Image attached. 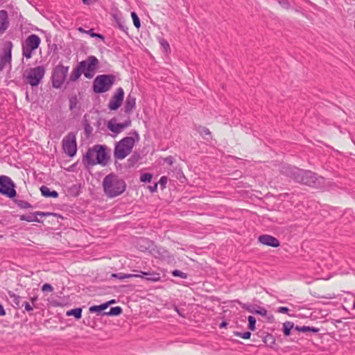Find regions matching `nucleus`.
<instances>
[{
  "mask_svg": "<svg viewBox=\"0 0 355 355\" xmlns=\"http://www.w3.org/2000/svg\"><path fill=\"white\" fill-rule=\"evenodd\" d=\"M122 308L121 306L111 307L109 311L104 313V315L109 316H117L122 313Z\"/></svg>",
  "mask_w": 355,
  "mask_h": 355,
  "instance_id": "c756f323",
  "label": "nucleus"
},
{
  "mask_svg": "<svg viewBox=\"0 0 355 355\" xmlns=\"http://www.w3.org/2000/svg\"><path fill=\"white\" fill-rule=\"evenodd\" d=\"M62 148L66 154L73 157L77 152V146L76 135L73 132H69L62 140Z\"/></svg>",
  "mask_w": 355,
  "mask_h": 355,
  "instance_id": "9b49d317",
  "label": "nucleus"
},
{
  "mask_svg": "<svg viewBox=\"0 0 355 355\" xmlns=\"http://www.w3.org/2000/svg\"><path fill=\"white\" fill-rule=\"evenodd\" d=\"M228 323L225 321H223L220 324V328H224V327H226L227 326Z\"/></svg>",
  "mask_w": 355,
  "mask_h": 355,
  "instance_id": "5fc2aeb1",
  "label": "nucleus"
},
{
  "mask_svg": "<svg viewBox=\"0 0 355 355\" xmlns=\"http://www.w3.org/2000/svg\"><path fill=\"white\" fill-rule=\"evenodd\" d=\"M123 98L124 91L123 88H117L109 101L108 108L112 111L118 110L121 105Z\"/></svg>",
  "mask_w": 355,
  "mask_h": 355,
  "instance_id": "ddd939ff",
  "label": "nucleus"
},
{
  "mask_svg": "<svg viewBox=\"0 0 355 355\" xmlns=\"http://www.w3.org/2000/svg\"><path fill=\"white\" fill-rule=\"evenodd\" d=\"M135 144V139L132 137H125L116 143L114 156L116 159H123L132 151Z\"/></svg>",
  "mask_w": 355,
  "mask_h": 355,
  "instance_id": "7ed1b4c3",
  "label": "nucleus"
},
{
  "mask_svg": "<svg viewBox=\"0 0 355 355\" xmlns=\"http://www.w3.org/2000/svg\"><path fill=\"white\" fill-rule=\"evenodd\" d=\"M295 329L300 332H311L313 334H317L319 332L320 329L318 328L314 327H309V326H295Z\"/></svg>",
  "mask_w": 355,
  "mask_h": 355,
  "instance_id": "393cba45",
  "label": "nucleus"
},
{
  "mask_svg": "<svg viewBox=\"0 0 355 355\" xmlns=\"http://www.w3.org/2000/svg\"><path fill=\"white\" fill-rule=\"evenodd\" d=\"M157 184L158 183L155 182L153 185L148 186V188L152 193L155 192L157 189Z\"/></svg>",
  "mask_w": 355,
  "mask_h": 355,
  "instance_id": "3c124183",
  "label": "nucleus"
},
{
  "mask_svg": "<svg viewBox=\"0 0 355 355\" xmlns=\"http://www.w3.org/2000/svg\"><path fill=\"white\" fill-rule=\"evenodd\" d=\"M133 134L135 135L137 141H138L139 139V135L138 132L137 131H135Z\"/></svg>",
  "mask_w": 355,
  "mask_h": 355,
  "instance_id": "4d7b16f0",
  "label": "nucleus"
},
{
  "mask_svg": "<svg viewBox=\"0 0 355 355\" xmlns=\"http://www.w3.org/2000/svg\"><path fill=\"white\" fill-rule=\"evenodd\" d=\"M40 37L35 34L28 35L21 44L22 55L26 59L32 58L34 51L40 46Z\"/></svg>",
  "mask_w": 355,
  "mask_h": 355,
  "instance_id": "423d86ee",
  "label": "nucleus"
},
{
  "mask_svg": "<svg viewBox=\"0 0 355 355\" xmlns=\"http://www.w3.org/2000/svg\"><path fill=\"white\" fill-rule=\"evenodd\" d=\"M96 1H97V0H90V4L94 3Z\"/></svg>",
  "mask_w": 355,
  "mask_h": 355,
  "instance_id": "e2e57ef3",
  "label": "nucleus"
},
{
  "mask_svg": "<svg viewBox=\"0 0 355 355\" xmlns=\"http://www.w3.org/2000/svg\"><path fill=\"white\" fill-rule=\"evenodd\" d=\"M175 310L177 311V313L180 315H182L180 311L179 310V309L177 307V306H175Z\"/></svg>",
  "mask_w": 355,
  "mask_h": 355,
  "instance_id": "13d9d810",
  "label": "nucleus"
},
{
  "mask_svg": "<svg viewBox=\"0 0 355 355\" xmlns=\"http://www.w3.org/2000/svg\"><path fill=\"white\" fill-rule=\"evenodd\" d=\"M112 17L114 18L115 22L116 23L118 28L123 32L127 33L128 28L126 26L125 19L121 16V14H114L112 15Z\"/></svg>",
  "mask_w": 355,
  "mask_h": 355,
  "instance_id": "412c9836",
  "label": "nucleus"
},
{
  "mask_svg": "<svg viewBox=\"0 0 355 355\" xmlns=\"http://www.w3.org/2000/svg\"><path fill=\"white\" fill-rule=\"evenodd\" d=\"M136 108V97L132 93H130L125 101L123 110L125 114H130L132 113Z\"/></svg>",
  "mask_w": 355,
  "mask_h": 355,
  "instance_id": "a211bd4d",
  "label": "nucleus"
},
{
  "mask_svg": "<svg viewBox=\"0 0 355 355\" xmlns=\"http://www.w3.org/2000/svg\"><path fill=\"white\" fill-rule=\"evenodd\" d=\"M105 304H107V308L110 306V304L115 303L114 300H111L107 302H105Z\"/></svg>",
  "mask_w": 355,
  "mask_h": 355,
  "instance_id": "6e6d98bb",
  "label": "nucleus"
},
{
  "mask_svg": "<svg viewBox=\"0 0 355 355\" xmlns=\"http://www.w3.org/2000/svg\"><path fill=\"white\" fill-rule=\"evenodd\" d=\"M78 31L79 32H80V33H85L89 34V31H86V30H85V29H84L83 28H82V27H79V28H78Z\"/></svg>",
  "mask_w": 355,
  "mask_h": 355,
  "instance_id": "864d4df0",
  "label": "nucleus"
},
{
  "mask_svg": "<svg viewBox=\"0 0 355 355\" xmlns=\"http://www.w3.org/2000/svg\"><path fill=\"white\" fill-rule=\"evenodd\" d=\"M40 189L42 195L45 198H56L58 197V193L56 191H51L50 189L46 186L43 185L40 187Z\"/></svg>",
  "mask_w": 355,
  "mask_h": 355,
  "instance_id": "5701e85b",
  "label": "nucleus"
},
{
  "mask_svg": "<svg viewBox=\"0 0 355 355\" xmlns=\"http://www.w3.org/2000/svg\"><path fill=\"white\" fill-rule=\"evenodd\" d=\"M131 121L128 119L123 123H117L116 119L112 118L110 119L107 124V128L115 135H118L125 128L130 126Z\"/></svg>",
  "mask_w": 355,
  "mask_h": 355,
  "instance_id": "4468645a",
  "label": "nucleus"
},
{
  "mask_svg": "<svg viewBox=\"0 0 355 355\" xmlns=\"http://www.w3.org/2000/svg\"><path fill=\"white\" fill-rule=\"evenodd\" d=\"M289 309L286 306H280L278 308L277 311L281 313H287Z\"/></svg>",
  "mask_w": 355,
  "mask_h": 355,
  "instance_id": "8fccbe9b",
  "label": "nucleus"
},
{
  "mask_svg": "<svg viewBox=\"0 0 355 355\" xmlns=\"http://www.w3.org/2000/svg\"><path fill=\"white\" fill-rule=\"evenodd\" d=\"M24 306L25 310L27 311H31L33 310V308L31 306V304L28 302H23L21 307Z\"/></svg>",
  "mask_w": 355,
  "mask_h": 355,
  "instance_id": "49530a36",
  "label": "nucleus"
},
{
  "mask_svg": "<svg viewBox=\"0 0 355 355\" xmlns=\"http://www.w3.org/2000/svg\"><path fill=\"white\" fill-rule=\"evenodd\" d=\"M51 214V213L50 212L35 211V213H29L27 214L21 215L20 220L27 222L40 223L41 220L37 218V216H50Z\"/></svg>",
  "mask_w": 355,
  "mask_h": 355,
  "instance_id": "dca6fc26",
  "label": "nucleus"
},
{
  "mask_svg": "<svg viewBox=\"0 0 355 355\" xmlns=\"http://www.w3.org/2000/svg\"><path fill=\"white\" fill-rule=\"evenodd\" d=\"M258 241L264 245L273 248H277L280 245L279 241L277 238L269 234L260 235L258 238Z\"/></svg>",
  "mask_w": 355,
  "mask_h": 355,
  "instance_id": "2eb2a0df",
  "label": "nucleus"
},
{
  "mask_svg": "<svg viewBox=\"0 0 355 355\" xmlns=\"http://www.w3.org/2000/svg\"><path fill=\"white\" fill-rule=\"evenodd\" d=\"M67 316L73 315L75 317L76 319H80L82 315V309L81 308H76V309H71L70 311H68L67 312Z\"/></svg>",
  "mask_w": 355,
  "mask_h": 355,
  "instance_id": "2f4dec72",
  "label": "nucleus"
},
{
  "mask_svg": "<svg viewBox=\"0 0 355 355\" xmlns=\"http://www.w3.org/2000/svg\"><path fill=\"white\" fill-rule=\"evenodd\" d=\"M172 275L173 277H178L182 279H187L188 277V275L187 273L183 272L182 271L179 270H174L173 271H172Z\"/></svg>",
  "mask_w": 355,
  "mask_h": 355,
  "instance_id": "4c0bfd02",
  "label": "nucleus"
},
{
  "mask_svg": "<svg viewBox=\"0 0 355 355\" xmlns=\"http://www.w3.org/2000/svg\"><path fill=\"white\" fill-rule=\"evenodd\" d=\"M164 162L168 165L171 166L174 162V159L172 156H168L164 159Z\"/></svg>",
  "mask_w": 355,
  "mask_h": 355,
  "instance_id": "09e8293b",
  "label": "nucleus"
},
{
  "mask_svg": "<svg viewBox=\"0 0 355 355\" xmlns=\"http://www.w3.org/2000/svg\"><path fill=\"white\" fill-rule=\"evenodd\" d=\"M69 67L62 64L55 66L52 72V86L55 89H60L64 83L68 74Z\"/></svg>",
  "mask_w": 355,
  "mask_h": 355,
  "instance_id": "0eeeda50",
  "label": "nucleus"
},
{
  "mask_svg": "<svg viewBox=\"0 0 355 355\" xmlns=\"http://www.w3.org/2000/svg\"><path fill=\"white\" fill-rule=\"evenodd\" d=\"M8 294L15 306L17 308H21V304L23 303L21 301L22 297L12 291H8Z\"/></svg>",
  "mask_w": 355,
  "mask_h": 355,
  "instance_id": "b1692460",
  "label": "nucleus"
},
{
  "mask_svg": "<svg viewBox=\"0 0 355 355\" xmlns=\"http://www.w3.org/2000/svg\"><path fill=\"white\" fill-rule=\"evenodd\" d=\"M282 8L285 9H290L291 8V6L288 0H276Z\"/></svg>",
  "mask_w": 355,
  "mask_h": 355,
  "instance_id": "a19ab883",
  "label": "nucleus"
},
{
  "mask_svg": "<svg viewBox=\"0 0 355 355\" xmlns=\"http://www.w3.org/2000/svg\"><path fill=\"white\" fill-rule=\"evenodd\" d=\"M18 205L19 207L23 208V209H28V208L32 207V205L28 202H26L24 200H21L18 203Z\"/></svg>",
  "mask_w": 355,
  "mask_h": 355,
  "instance_id": "c03bdc74",
  "label": "nucleus"
},
{
  "mask_svg": "<svg viewBox=\"0 0 355 355\" xmlns=\"http://www.w3.org/2000/svg\"><path fill=\"white\" fill-rule=\"evenodd\" d=\"M263 341L266 345L270 347H272V345L275 343V339L274 336L270 334H267L266 336H264L263 337Z\"/></svg>",
  "mask_w": 355,
  "mask_h": 355,
  "instance_id": "7c9ffc66",
  "label": "nucleus"
},
{
  "mask_svg": "<svg viewBox=\"0 0 355 355\" xmlns=\"http://www.w3.org/2000/svg\"><path fill=\"white\" fill-rule=\"evenodd\" d=\"M99 67L98 60L94 55H90V78L92 77V72L96 71Z\"/></svg>",
  "mask_w": 355,
  "mask_h": 355,
  "instance_id": "cd10ccee",
  "label": "nucleus"
},
{
  "mask_svg": "<svg viewBox=\"0 0 355 355\" xmlns=\"http://www.w3.org/2000/svg\"><path fill=\"white\" fill-rule=\"evenodd\" d=\"M195 130L203 137H205V136H209L210 137H211V133L210 130L205 126L200 125H196Z\"/></svg>",
  "mask_w": 355,
  "mask_h": 355,
  "instance_id": "a878e982",
  "label": "nucleus"
},
{
  "mask_svg": "<svg viewBox=\"0 0 355 355\" xmlns=\"http://www.w3.org/2000/svg\"><path fill=\"white\" fill-rule=\"evenodd\" d=\"M234 336L242 338L243 339H249L252 335L250 331H245L243 333L239 332V331H234Z\"/></svg>",
  "mask_w": 355,
  "mask_h": 355,
  "instance_id": "e433bc0d",
  "label": "nucleus"
},
{
  "mask_svg": "<svg viewBox=\"0 0 355 355\" xmlns=\"http://www.w3.org/2000/svg\"><path fill=\"white\" fill-rule=\"evenodd\" d=\"M44 67L43 66H37L27 70L24 74V77L27 83L31 85L32 87H35L40 83L44 76Z\"/></svg>",
  "mask_w": 355,
  "mask_h": 355,
  "instance_id": "6e6552de",
  "label": "nucleus"
},
{
  "mask_svg": "<svg viewBox=\"0 0 355 355\" xmlns=\"http://www.w3.org/2000/svg\"><path fill=\"white\" fill-rule=\"evenodd\" d=\"M159 43L166 53H168V51H170V50H171L170 45H169L168 42L165 39L159 38Z\"/></svg>",
  "mask_w": 355,
  "mask_h": 355,
  "instance_id": "72a5a7b5",
  "label": "nucleus"
},
{
  "mask_svg": "<svg viewBox=\"0 0 355 355\" xmlns=\"http://www.w3.org/2000/svg\"><path fill=\"white\" fill-rule=\"evenodd\" d=\"M15 184L10 178L6 175L0 176V193L10 198L17 196Z\"/></svg>",
  "mask_w": 355,
  "mask_h": 355,
  "instance_id": "1a4fd4ad",
  "label": "nucleus"
},
{
  "mask_svg": "<svg viewBox=\"0 0 355 355\" xmlns=\"http://www.w3.org/2000/svg\"><path fill=\"white\" fill-rule=\"evenodd\" d=\"M85 4H89V0H83Z\"/></svg>",
  "mask_w": 355,
  "mask_h": 355,
  "instance_id": "680f3d73",
  "label": "nucleus"
},
{
  "mask_svg": "<svg viewBox=\"0 0 355 355\" xmlns=\"http://www.w3.org/2000/svg\"><path fill=\"white\" fill-rule=\"evenodd\" d=\"M114 81L115 77L113 75H99L93 81V91L96 94L106 92L110 89Z\"/></svg>",
  "mask_w": 355,
  "mask_h": 355,
  "instance_id": "20e7f679",
  "label": "nucleus"
},
{
  "mask_svg": "<svg viewBox=\"0 0 355 355\" xmlns=\"http://www.w3.org/2000/svg\"><path fill=\"white\" fill-rule=\"evenodd\" d=\"M10 25L8 14L5 10H0V35L3 34Z\"/></svg>",
  "mask_w": 355,
  "mask_h": 355,
  "instance_id": "6ab92c4d",
  "label": "nucleus"
},
{
  "mask_svg": "<svg viewBox=\"0 0 355 355\" xmlns=\"http://www.w3.org/2000/svg\"><path fill=\"white\" fill-rule=\"evenodd\" d=\"M37 297H33L31 298V302L33 303L34 302H35L37 300Z\"/></svg>",
  "mask_w": 355,
  "mask_h": 355,
  "instance_id": "bf43d9fd",
  "label": "nucleus"
},
{
  "mask_svg": "<svg viewBox=\"0 0 355 355\" xmlns=\"http://www.w3.org/2000/svg\"><path fill=\"white\" fill-rule=\"evenodd\" d=\"M153 175L150 173H144L140 177V181L143 182H150L152 180Z\"/></svg>",
  "mask_w": 355,
  "mask_h": 355,
  "instance_id": "58836bf2",
  "label": "nucleus"
},
{
  "mask_svg": "<svg viewBox=\"0 0 355 355\" xmlns=\"http://www.w3.org/2000/svg\"><path fill=\"white\" fill-rule=\"evenodd\" d=\"M131 17L133 21L134 26L139 28L141 26L140 19L135 12H131Z\"/></svg>",
  "mask_w": 355,
  "mask_h": 355,
  "instance_id": "c9c22d12",
  "label": "nucleus"
},
{
  "mask_svg": "<svg viewBox=\"0 0 355 355\" xmlns=\"http://www.w3.org/2000/svg\"><path fill=\"white\" fill-rule=\"evenodd\" d=\"M69 107H70V110H73L76 107V97H74V98H71L69 101Z\"/></svg>",
  "mask_w": 355,
  "mask_h": 355,
  "instance_id": "de8ad7c7",
  "label": "nucleus"
},
{
  "mask_svg": "<svg viewBox=\"0 0 355 355\" xmlns=\"http://www.w3.org/2000/svg\"><path fill=\"white\" fill-rule=\"evenodd\" d=\"M248 329L251 331H254L256 328V319L254 316L250 315L248 318Z\"/></svg>",
  "mask_w": 355,
  "mask_h": 355,
  "instance_id": "f704fd0d",
  "label": "nucleus"
},
{
  "mask_svg": "<svg viewBox=\"0 0 355 355\" xmlns=\"http://www.w3.org/2000/svg\"><path fill=\"white\" fill-rule=\"evenodd\" d=\"M140 241H142V242H144V243H146V242H148V241H147V240L142 239H141Z\"/></svg>",
  "mask_w": 355,
  "mask_h": 355,
  "instance_id": "0e129e2a",
  "label": "nucleus"
},
{
  "mask_svg": "<svg viewBox=\"0 0 355 355\" xmlns=\"http://www.w3.org/2000/svg\"><path fill=\"white\" fill-rule=\"evenodd\" d=\"M111 277L112 278H117L119 279H124L126 278H131V277H138L139 275H135V274H125L123 272H118V273H113L111 275Z\"/></svg>",
  "mask_w": 355,
  "mask_h": 355,
  "instance_id": "c85d7f7f",
  "label": "nucleus"
},
{
  "mask_svg": "<svg viewBox=\"0 0 355 355\" xmlns=\"http://www.w3.org/2000/svg\"><path fill=\"white\" fill-rule=\"evenodd\" d=\"M6 314V311L3 306L0 304V316H3Z\"/></svg>",
  "mask_w": 355,
  "mask_h": 355,
  "instance_id": "603ef678",
  "label": "nucleus"
},
{
  "mask_svg": "<svg viewBox=\"0 0 355 355\" xmlns=\"http://www.w3.org/2000/svg\"><path fill=\"white\" fill-rule=\"evenodd\" d=\"M86 117L87 114L84 116V134L85 135V137L89 138V122L87 121Z\"/></svg>",
  "mask_w": 355,
  "mask_h": 355,
  "instance_id": "ea45409f",
  "label": "nucleus"
},
{
  "mask_svg": "<svg viewBox=\"0 0 355 355\" xmlns=\"http://www.w3.org/2000/svg\"><path fill=\"white\" fill-rule=\"evenodd\" d=\"M107 309V304L103 303L100 305L91 306L89 309L90 313H96L97 315H105L104 313H107L105 310Z\"/></svg>",
  "mask_w": 355,
  "mask_h": 355,
  "instance_id": "4be33fe9",
  "label": "nucleus"
},
{
  "mask_svg": "<svg viewBox=\"0 0 355 355\" xmlns=\"http://www.w3.org/2000/svg\"><path fill=\"white\" fill-rule=\"evenodd\" d=\"M83 73L86 78H89V59L83 60L71 72L69 82H73L77 80L80 75Z\"/></svg>",
  "mask_w": 355,
  "mask_h": 355,
  "instance_id": "f8f14e48",
  "label": "nucleus"
},
{
  "mask_svg": "<svg viewBox=\"0 0 355 355\" xmlns=\"http://www.w3.org/2000/svg\"><path fill=\"white\" fill-rule=\"evenodd\" d=\"M103 187L105 195L112 198L122 194L125 191L126 183L118 175L110 173L103 178Z\"/></svg>",
  "mask_w": 355,
  "mask_h": 355,
  "instance_id": "f03ea898",
  "label": "nucleus"
},
{
  "mask_svg": "<svg viewBox=\"0 0 355 355\" xmlns=\"http://www.w3.org/2000/svg\"><path fill=\"white\" fill-rule=\"evenodd\" d=\"M139 277L145 280L151 282H158L161 279V276L159 273L154 272H143L140 271V274H138Z\"/></svg>",
  "mask_w": 355,
  "mask_h": 355,
  "instance_id": "aec40b11",
  "label": "nucleus"
},
{
  "mask_svg": "<svg viewBox=\"0 0 355 355\" xmlns=\"http://www.w3.org/2000/svg\"><path fill=\"white\" fill-rule=\"evenodd\" d=\"M294 323L293 322L286 321L283 323V332L284 336H288L291 335V331L292 329H295Z\"/></svg>",
  "mask_w": 355,
  "mask_h": 355,
  "instance_id": "bb28decb",
  "label": "nucleus"
},
{
  "mask_svg": "<svg viewBox=\"0 0 355 355\" xmlns=\"http://www.w3.org/2000/svg\"><path fill=\"white\" fill-rule=\"evenodd\" d=\"M42 291L44 292H51L53 291V288L49 284H44L42 287Z\"/></svg>",
  "mask_w": 355,
  "mask_h": 355,
  "instance_id": "a18cd8bd",
  "label": "nucleus"
},
{
  "mask_svg": "<svg viewBox=\"0 0 355 355\" xmlns=\"http://www.w3.org/2000/svg\"><path fill=\"white\" fill-rule=\"evenodd\" d=\"M90 37L96 38L98 41L104 42L105 37L102 34L96 33L93 28H90Z\"/></svg>",
  "mask_w": 355,
  "mask_h": 355,
  "instance_id": "473e14b6",
  "label": "nucleus"
},
{
  "mask_svg": "<svg viewBox=\"0 0 355 355\" xmlns=\"http://www.w3.org/2000/svg\"><path fill=\"white\" fill-rule=\"evenodd\" d=\"M282 173L296 182L309 187L318 188L324 184V178L318 175L315 173L293 166L284 167Z\"/></svg>",
  "mask_w": 355,
  "mask_h": 355,
  "instance_id": "f257e3e1",
  "label": "nucleus"
},
{
  "mask_svg": "<svg viewBox=\"0 0 355 355\" xmlns=\"http://www.w3.org/2000/svg\"><path fill=\"white\" fill-rule=\"evenodd\" d=\"M83 163L86 168H89V148L85 150L83 155Z\"/></svg>",
  "mask_w": 355,
  "mask_h": 355,
  "instance_id": "79ce46f5",
  "label": "nucleus"
},
{
  "mask_svg": "<svg viewBox=\"0 0 355 355\" xmlns=\"http://www.w3.org/2000/svg\"><path fill=\"white\" fill-rule=\"evenodd\" d=\"M26 98L27 101H29L28 92H26Z\"/></svg>",
  "mask_w": 355,
  "mask_h": 355,
  "instance_id": "052dcab7",
  "label": "nucleus"
},
{
  "mask_svg": "<svg viewBox=\"0 0 355 355\" xmlns=\"http://www.w3.org/2000/svg\"><path fill=\"white\" fill-rule=\"evenodd\" d=\"M13 44L11 41H6L3 44L0 54V71H3L6 65L10 64Z\"/></svg>",
  "mask_w": 355,
  "mask_h": 355,
  "instance_id": "9d476101",
  "label": "nucleus"
},
{
  "mask_svg": "<svg viewBox=\"0 0 355 355\" xmlns=\"http://www.w3.org/2000/svg\"><path fill=\"white\" fill-rule=\"evenodd\" d=\"M109 160L110 156L105 146L96 145L93 149H90V165L99 164L105 166Z\"/></svg>",
  "mask_w": 355,
  "mask_h": 355,
  "instance_id": "39448f33",
  "label": "nucleus"
},
{
  "mask_svg": "<svg viewBox=\"0 0 355 355\" xmlns=\"http://www.w3.org/2000/svg\"><path fill=\"white\" fill-rule=\"evenodd\" d=\"M241 306L251 313H256L262 316L267 315V310L264 307L256 304L240 303Z\"/></svg>",
  "mask_w": 355,
  "mask_h": 355,
  "instance_id": "f3484780",
  "label": "nucleus"
},
{
  "mask_svg": "<svg viewBox=\"0 0 355 355\" xmlns=\"http://www.w3.org/2000/svg\"><path fill=\"white\" fill-rule=\"evenodd\" d=\"M168 178L166 176H162L159 179V184H160L162 189L166 188Z\"/></svg>",
  "mask_w": 355,
  "mask_h": 355,
  "instance_id": "37998d69",
  "label": "nucleus"
}]
</instances>
